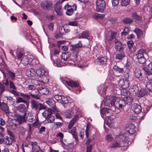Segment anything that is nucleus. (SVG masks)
Here are the masks:
<instances>
[{
    "label": "nucleus",
    "mask_w": 152,
    "mask_h": 152,
    "mask_svg": "<svg viewBox=\"0 0 152 152\" xmlns=\"http://www.w3.org/2000/svg\"><path fill=\"white\" fill-rule=\"evenodd\" d=\"M133 101V98L131 96H126L122 99H120L118 102L120 109H122L125 107L126 104L130 105Z\"/></svg>",
    "instance_id": "obj_2"
},
{
    "label": "nucleus",
    "mask_w": 152,
    "mask_h": 152,
    "mask_svg": "<svg viewBox=\"0 0 152 152\" xmlns=\"http://www.w3.org/2000/svg\"><path fill=\"white\" fill-rule=\"evenodd\" d=\"M78 24L77 22L75 20V21H70L68 22V25L69 26H77Z\"/></svg>",
    "instance_id": "obj_49"
},
{
    "label": "nucleus",
    "mask_w": 152,
    "mask_h": 152,
    "mask_svg": "<svg viewBox=\"0 0 152 152\" xmlns=\"http://www.w3.org/2000/svg\"><path fill=\"white\" fill-rule=\"evenodd\" d=\"M16 109L17 111L22 113L24 116H26L27 109L25 105L21 104L16 107Z\"/></svg>",
    "instance_id": "obj_10"
},
{
    "label": "nucleus",
    "mask_w": 152,
    "mask_h": 152,
    "mask_svg": "<svg viewBox=\"0 0 152 152\" xmlns=\"http://www.w3.org/2000/svg\"><path fill=\"white\" fill-rule=\"evenodd\" d=\"M119 100V99L116 96H112L110 98L105 99L104 101V104L105 106L110 107L115 106L117 107L118 105V104Z\"/></svg>",
    "instance_id": "obj_1"
},
{
    "label": "nucleus",
    "mask_w": 152,
    "mask_h": 152,
    "mask_svg": "<svg viewBox=\"0 0 152 152\" xmlns=\"http://www.w3.org/2000/svg\"><path fill=\"white\" fill-rule=\"evenodd\" d=\"M146 94V92L144 89L140 90L137 94L138 97H142Z\"/></svg>",
    "instance_id": "obj_46"
},
{
    "label": "nucleus",
    "mask_w": 152,
    "mask_h": 152,
    "mask_svg": "<svg viewBox=\"0 0 152 152\" xmlns=\"http://www.w3.org/2000/svg\"><path fill=\"white\" fill-rule=\"evenodd\" d=\"M116 33L113 31H109L107 34L106 39L108 41H111L115 38Z\"/></svg>",
    "instance_id": "obj_20"
},
{
    "label": "nucleus",
    "mask_w": 152,
    "mask_h": 152,
    "mask_svg": "<svg viewBox=\"0 0 152 152\" xmlns=\"http://www.w3.org/2000/svg\"><path fill=\"white\" fill-rule=\"evenodd\" d=\"M5 142V143L7 145H10L12 143V140L7 136L6 137Z\"/></svg>",
    "instance_id": "obj_48"
},
{
    "label": "nucleus",
    "mask_w": 152,
    "mask_h": 152,
    "mask_svg": "<svg viewBox=\"0 0 152 152\" xmlns=\"http://www.w3.org/2000/svg\"><path fill=\"white\" fill-rule=\"evenodd\" d=\"M8 73L12 80H13L15 79V73L11 72V71H9L8 72Z\"/></svg>",
    "instance_id": "obj_51"
},
{
    "label": "nucleus",
    "mask_w": 152,
    "mask_h": 152,
    "mask_svg": "<svg viewBox=\"0 0 152 152\" xmlns=\"http://www.w3.org/2000/svg\"><path fill=\"white\" fill-rule=\"evenodd\" d=\"M70 132L73 136L77 135V133L76 132V129L75 127L73 128L71 130Z\"/></svg>",
    "instance_id": "obj_52"
},
{
    "label": "nucleus",
    "mask_w": 152,
    "mask_h": 152,
    "mask_svg": "<svg viewBox=\"0 0 152 152\" xmlns=\"http://www.w3.org/2000/svg\"><path fill=\"white\" fill-rule=\"evenodd\" d=\"M83 47V45L82 42L79 41L75 45H70V49L73 50H74L77 52H78L79 51V49Z\"/></svg>",
    "instance_id": "obj_11"
},
{
    "label": "nucleus",
    "mask_w": 152,
    "mask_h": 152,
    "mask_svg": "<svg viewBox=\"0 0 152 152\" xmlns=\"http://www.w3.org/2000/svg\"><path fill=\"white\" fill-rule=\"evenodd\" d=\"M108 88V84H105V85L104 87V88L102 89V94L103 95L105 94H106V89Z\"/></svg>",
    "instance_id": "obj_59"
},
{
    "label": "nucleus",
    "mask_w": 152,
    "mask_h": 152,
    "mask_svg": "<svg viewBox=\"0 0 152 152\" xmlns=\"http://www.w3.org/2000/svg\"><path fill=\"white\" fill-rule=\"evenodd\" d=\"M39 103L34 99L31 100L30 102V105L31 109L35 110H37L39 108Z\"/></svg>",
    "instance_id": "obj_19"
},
{
    "label": "nucleus",
    "mask_w": 152,
    "mask_h": 152,
    "mask_svg": "<svg viewBox=\"0 0 152 152\" xmlns=\"http://www.w3.org/2000/svg\"><path fill=\"white\" fill-rule=\"evenodd\" d=\"M127 77L126 78L121 79L119 80L118 82L119 86L124 89L127 88L129 87L130 85V83L129 82L128 78L129 75L127 74Z\"/></svg>",
    "instance_id": "obj_7"
},
{
    "label": "nucleus",
    "mask_w": 152,
    "mask_h": 152,
    "mask_svg": "<svg viewBox=\"0 0 152 152\" xmlns=\"http://www.w3.org/2000/svg\"><path fill=\"white\" fill-rule=\"evenodd\" d=\"M54 10L58 15H61L62 14V10L61 6L59 5L56 6Z\"/></svg>",
    "instance_id": "obj_31"
},
{
    "label": "nucleus",
    "mask_w": 152,
    "mask_h": 152,
    "mask_svg": "<svg viewBox=\"0 0 152 152\" xmlns=\"http://www.w3.org/2000/svg\"><path fill=\"white\" fill-rule=\"evenodd\" d=\"M25 116L23 115L22 116L18 115L17 116L16 120L18 122L19 124H21L22 123L25 121Z\"/></svg>",
    "instance_id": "obj_33"
},
{
    "label": "nucleus",
    "mask_w": 152,
    "mask_h": 152,
    "mask_svg": "<svg viewBox=\"0 0 152 152\" xmlns=\"http://www.w3.org/2000/svg\"><path fill=\"white\" fill-rule=\"evenodd\" d=\"M26 75L29 77L34 76L35 74V70L33 69H28L26 71Z\"/></svg>",
    "instance_id": "obj_25"
},
{
    "label": "nucleus",
    "mask_w": 152,
    "mask_h": 152,
    "mask_svg": "<svg viewBox=\"0 0 152 152\" xmlns=\"http://www.w3.org/2000/svg\"><path fill=\"white\" fill-rule=\"evenodd\" d=\"M5 91V86L0 83V94H1Z\"/></svg>",
    "instance_id": "obj_56"
},
{
    "label": "nucleus",
    "mask_w": 152,
    "mask_h": 152,
    "mask_svg": "<svg viewBox=\"0 0 152 152\" xmlns=\"http://www.w3.org/2000/svg\"><path fill=\"white\" fill-rule=\"evenodd\" d=\"M145 73L147 75V78L149 80V81H152V72L151 71H145Z\"/></svg>",
    "instance_id": "obj_39"
},
{
    "label": "nucleus",
    "mask_w": 152,
    "mask_h": 152,
    "mask_svg": "<svg viewBox=\"0 0 152 152\" xmlns=\"http://www.w3.org/2000/svg\"><path fill=\"white\" fill-rule=\"evenodd\" d=\"M40 93L42 94L47 95L49 93L48 89L46 88H43L40 90Z\"/></svg>",
    "instance_id": "obj_42"
},
{
    "label": "nucleus",
    "mask_w": 152,
    "mask_h": 152,
    "mask_svg": "<svg viewBox=\"0 0 152 152\" xmlns=\"http://www.w3.org/2000/svg\"><path fill=\"white\" fill-rule=\"evenodd\" d=\"M123 21L125 23H130L133 22V20L130 18H123Z\"/></svg>",
    "instance_id": "obj_45"
},
{
    "label": "nucleus",
    "mask_w": 152,
    "mask_h": 152,
    "mask_svg": "<svg viewBox=\"0 0 152 152\" xmlns=\"http://www.w3.org/2000/svg\"><path fill=\"white\" fill-rule=\"evenodd\" d=\"M134 31L137 34L138 38H140L145 36V32L140 28H136L134 30Z\"/></svg>",
    "instance_id": "obj_16"
},
{
    "label": "nucleus",
    "mask_w": 152,
    "mask_h": 152,
    "mask_svg": "<svg viewBox=\"0 0 152 152\" xmlns=\"http://www.w3.org/2000/svg\"><path fill=\"white\" fill-rule=\"evenodd\" d=\"M30 144L32 146V152H43L36 142H30Z\"/></svg>",
    "instance_id": "obj_12"
},
{
    "label": "nucleus",
    "mask_w": 152,
    "mask_h": 152,
    "mask_svg": "<svg viewBox=\"0 0 152 152\" xmlns=\"http://www.w3.org/2000/svg\"><path fill=\"white\" fill-rule=\"evenodd\" d=\"M57 136H58L60 138V140L62 141L64 137L63 134L59 132L57 134Z\"/></svg>",
    "instance_id": "obj_61"
},
{
    "label": "nucleus",
    "mask_w": 152,
    "mask_h": 152,
    "mask_svg": "<svg viewBox=\"0 0 152 152\" xmlns=\"http://www.w3.org/2000/svg\"><path fill=\"white\" fill-rule=\"evenodd\" d=\"M125 66L127 69H129L132 68V65L131 62L127 60Z\"/></svg>",
    "instance_id": "obj_54"
},
{
    "label": "nucleus",
    "mask_w": 152,
    "mask_h": 152,
    "mask_svg": "<svg viewBox=\"0 0 152 152\" xmlns=\"http://www.w3.org/2000/svg\"><path fill=\"white\" fill-rule=\"evenodd\" d=\"M125 56V54L123 52L118 53L116 55V59L119 60H121Z\"/></svg>",
    "instance_id": "obj_35"
},
{
    "label": "nucleus",
    "mask_w": 152,
    "mask_h": 152,
    "mask_svg": "<svg viewBox=\"0 0 152 152\" xmlns=\"http://www.w3.org/2000/svg\"><path fill=\"white\" fill-rule=\"evenodd\" d=\"M128 91L126 89H124L121 91V94L122 95L124 96H126L128 95Z\"/></svg>",
    "instance_id": "obj_64"
},
{
    "label": "nucleus",
    "mask_w": 152,
    "mask_h": 152,
    "mask_svg": "<svg viewBox=\"0 0 152 152\" xmlns=\"http://www.w3.org/2000/svg\"><path fill=\"white\" fill-rule=\"evenodd\" d=\"M132 18L137 20H141V18L139 15H138L136 13H133L132 15Z\"/></svg>",
    "instance_id": "obj_38"
},
{
    "label": "nucleus",
    "mask_w": 152,
    "mask_h": 152,
    "mask_svg": "<svg viewBox=\"0 0 152 152\" xmlns=\"http://www.w3.org/2000/svg\"><path fill=\"white\" fill-rule=\"evenodd\" d=\"M71 55V53L69 52H66L63 53L61 55V57L64 61L67 60Z\"/></svg>",
    "instance_id": "obj_24"
},
{
    "label": "nucleus",
    "mask_w": 152,
    "mask_h": 152,
    "mask_svg": "<svg viewBox=\"0 0 152 152\" xmlns=\"http://www.w3.org/2000/svg\"><path fill=\"white\" fill-rule=\"evenodd\" d=\"M137 87L136 86L129 88V92L131 95L134 96L136 94L137 91Z\"/></svg>",
    "instance_id": "obj_28"
},
{
    "label": "nucleus",
    "mask_w": 152,
    "mask_h": 152,
    "mask_svg": "<svg viewBox=\"0 0 152 152\" xmlns=\"http://www.w3.org/2000/svg\"><path fill=\"white\" fill-rule=\"evenodd\" d=\"M26 131V129L23 126H20L19 130V134L22 135H24Z\"/></svg>",
    "instance_id": "obj_43"
},
{
    "label": "nucleus",
    "mask_w": 152,
    "mask_h": 152,
    "mask_svg": "<svg viewBox=\"0 0 152 152\" xmlns=\"http://www.w3.org/2000/svg\"><path fill=\"white\" fill-rule=\"evenodd\" d=\"M143 69L144 71H150V70L152 71V63H150L148 65V68H144Z\"/></svg>",
    "instance_id": "obj_50"
},
{
    "label": "nucleus",
    "mask_w": 152,
    "mask_h": 152,
    "mask_svg": "<svg viewBox=\"0 0 152 152\" xmlns=\"http://www.w3.org/2000/svg\"><path fill=\"white\" fill-rule=\"evenodd\" d=\"M146 87L149 91L152 92V82H147L146 84Z\"/></svg>",
    "instance_id": "obj_40"
},
{
    "label": "nucleus",
    "mask_w": 152,
    "mask_h": 152,
    "mask_svg": "<svg viewBox=\"0 0 152 152\" xmlns=\"http://www.w3.org/2000/svg\"><path fill=\"white\" fill-rule=\"evenodd\" d=\"M64 9L66 10V15L70 16L73 14L74 11L76 10L77 5L75 4L72 6L66 4L64 7Z\"/></svg>",
    "instance_id": "obj_6"
},
{
    "label": "nucleus",
    "mask_w": 152,
    "mask_h": 152,
    "mask_svg": "<svg viewBox=\"0 0 152 152\" xmlns=\"http://www.w3.org/2000/svg\"><path fill=\"white\" fill-rule=\"evenodd\" d=\"M130 0H122L121 1V5L122 6H126L129 4Z\"/></svg>",
    "instance_id": "obj_47"
},
{
    "label": "nucleus",
    "mask_w": 152,
    "mask_h": 152,
    "mask_svg": "<svg viewBox=\"0 0 152 152\" xmlns=\"http://www.w3.org/2000/svg\"><path fill=\"white\" fill-rule=\"evenodd\" d=\"M36 73L38 75L41 76L47 75L48 72L46 69L43 68L37 69Z\"/></svg>",
    "instance_id": "obj_14"
},
{
    "label": "nucleus",
    "mask_w": 152,
    "mask_h": 152,
    "mask_svg": "<svg viewBox=\"0 0 152 152\" xmlns=\"http://www.w3.org/2000/svg\"><path fill=\"white\" fill-rule=\"evenodd\" d=\"M16 102L17 103H23L26 104L28 103L27 101L21 97H19L17 99Z\"/></svg>",
    "instance_id": "obj_44"
},
{
    "label": "nucleus",
    "mask_w": 152,
    "mask_h": 152,
    "mask_svg": "<svg viewBox=\"0 0 152 152\" xmlns=\"http://www.w3.org/2000/svg\"><path fill=\"white\" fill-rule=\"evenodd\" d=\"M66 83L67 85L71 87H76L78 86H79L78 83L74 82L72 80H70L69 81H66Z\"/></svg>",
    "instance_id": "obj_32"
},
{
    "label": "nucleus",
    "mask_w": 152,
    "mask_h": 152,
    "mask_svg": "<svg viewBox=\"0 0 152 152\" xmlns=\"http://www.w3.org/2000/svg\"><path fill=\"white\" fill-rule=\"evenodd\" d=\"M145 53V50L143 49L139 50L136 52L135 56L139 63L143 64L145 62L146 60L144 55Z\"/></svg>",
    "instance_id": "obj_3"
},
{
    "label": "nucleus",
    "mask_w": 152,
    "mask_h": 152,
    "mask_svg": "<svg viewBox=\"0 0 152 152\" xmlns=\"http://www.w3.org/2000/svg\"><path fill=\"white\" fill-rule=\"evenodd\" d=\"M124 145L123 143H122L119 141L117 140L116 141L113 142L110 146L111 148H115L117 147H120L123 146Z\"/></svg>",
    "instance_id": "obj_22"
},
{
    "label": "nucleus",
    "mask_w": 152,
    "mask_h": 152,
    "mask_svg": "<svg viewBox=\"0 0 152 152\" xmlns=\"http://www.w3.org/2000/svg\"><path fill=\"white\" fill-rule=\"evenodd\" d=\"M21 96H22L24 99H30V95H28L27 94H26L24 93L21 94Z\"/></svg>",
    "instance_id": "obj_60"
},
{
    "label": "nucleus",
    "mask_w": 152,
    "mask_h": 152,
    "mask_svg": "<svg viewBox=\"0 0 152 152\" xmlns=\"http://www.w3.org/2000/svg\"><path fill=\"white\" fill-rule=\"evenodd\" d=\"M46 103L52 108L53 109H56V106L55 102L49 99L46 101Z\"/></svg>",
    "instance_id": "obj_27"
},
{
    "label": "nucleus",
    "mask_w": 152,
    "mask_h": 152,
    "mask_svg": "<svg viewBox=\"0 0 152 152\" xmlns=\"http://www.w3.org/2000/svg\"><path fill=\"white\" fill-rule=\"evenodd\" d=\"M131 109L132 111L137 114L140 113L142 110L141 106L136 103L133 104L131 105Z\"/></svg>",
    "instance_id": "obj_13"
},
{
    "label": "nucleus",
    "mask_w": 152,
    "mask_h": 152,
    "mask_svg": "<svg viewBox=\"0 0 152 152\" xmlns=\"http://www.w3.org/2000/svg\"><path fill=\"white\" fill-rule=\"evenodd\" d=\"M79 116L78 115H75L73 119L71 121L70 123L69 124L68 128L69 129H70L73 126L75 123L76 122V121L78 118Z\"/></svg>",
    "instance_id": "obj_23"
},
{
    "label": "nucleus",
    "mask_w": 152,
    "mask_h": 152,
    "mask_svg": "<svg viewBox=\"0 0 152 152\" xmlns=\"http://www.w3.org/2000/svg\"><path fill=\"white\" fill-rule=\"evenodd\" d=\"M119 0H112V5L113 7L117 6L119 3Z\"/></svg>",
    "instance_id": "obj_55"
},
{
    "label": "nucleus",
    "mask_w": 152,
    "mask_h": 152,
    "mask_svg": "<svg viewBox=\"0 0 152 152\" xmlns=\"http://www.w3.org/2000/svg\"><path fill=\"white\" fill-rule=\"evenodd\" d=\"M113 137L110 134L107 135L106 137V140L109 141H112L113 140Z\"/></svg>",
    "instance_id": "obj_57"
},
{
    "label": "nucleus",
    "mask_w": 152,
    "mask_h": 152,
    "mask_svg": "<svg viewBox=\"0 0 152 152\" xmlns=\"http://www.w3.org/2000/svg\"><path fill=\"white\" fill-rule=\"evenodd\" d=\"M107 57L105 56L99 58L97 59V61L99 63V64H105L107 62Z\"/></svg>",
    "instance_id": "obj_29"
},
{
    "label": "nucleus",
    "mask_w": 152,
    "mask_h": 152,
    "mask_svg": "<svg viewBox=\"0 0 152 152\" xmlns=\"http://www.w3.org/2000/svg\"><path fill=\"white\" fill-rule=\"evenodd\" d=\"M9 85L10 88H12L14 89H15L16 88L14 84V83L11 81H9Z\"/></svg>",
    "instance_id": "obj_62"
},
{
    "label": "nucleus",
    "mask_w": 152,
    "mask_h": 152,
    "mask_svg": "<svg viewBox=\"0 0 152 152\" xmlns=\"http://www.w3.org/2000/svg\"><path fill=\"white\" fill-rule=\"evenodd\" d=\"M115 46L116 47H119L121 46L122 45V44L121 42L119 41H118L117 40L115 39Z\"/></svg>",
    "instance_id": "obj_58"
},
{
    "label": "nucleus",
    "mask_w": 152,
    "mask_h": 152,
    "mask_svg": "<svg viewBox=\"0 0 152 152\" xmlns=\"http://www.w3.org/2000/svg\"><path fill=\"white\" fill-rule=\"evenodd\" d=\"M73 113L71 110H68L65 113L64 115L66 118H70L73 115Z\"/></svg>",
    "instance_id": "obj_37"
},
{
    "label": "nucleus",
    "mask_w": 152,
    "mask_h": 152,
    "mask_svg": "<svg viewBox=\"0 0 152 152\" xmlns=\"http://www.w3.org/2000/svg\"><path fill=\"white\" fill-rule=\"evenodd\" d=\"M41 8L44 10H50L52 6V2L49 1H42L40 4Z\"/></svg>",
    "instance_id": "obj_8"
},
{
    "label": "nucleus",
    "mask_w": 152,
    "mask_h": 152,
    "mask_svg": "<svg viewBox=\"0 0 152 152\" xmlns=\"http://www.w3.org/2000/svg\"><path fill=\"white\" fill-rule=\"evenodd\" d=\"M54 97L58 102L62 104H64L68 103V101L67 98L64 96L56 94L54 96Z\"/></svg>",
    "instance_id": "obj_9"
},
{
    "label": "nucleus",
    "mask_w": 152,
    "mask_h": 152,
    "mask_svg": "<svg viewBox=\"0 0 152 152\" xmlns=\"http://www.w3.org/2000/svg\"><path fill=\"white\" fill-rule=\"evenodd\" d=\"M90 34L88 32L83 31L82 33V34L79 37L80 39L86 38L87 39L88 37H89Z\"/></svg>",
    "instance_id": "obj_36"
},
{
    "label": "nucleus",
    "mask_w": 152,
    "mask_h": 152,
    "mask_svg": "<svg viewBox=\"0 0 152 152\" xmlns=\"http://www.w3.org/2000/svg\"><path fill=\"white\" fill-rule=\"evenodd\" d=\"M102 15L97 13L94 14L93 15V17L94 18L98 19L102 17Z\"/></svg>",
    "instance_id": "obj_63"
},
{
    "label": "nucleus",
    "mask_w": 152,
    "mask_h": 152,
    "mask_svg": "<svg viewBox=\"0 0 152 152\" xmlns=\"http://www.w3.org/2000/svg\"><path fill=\"white\" fill-rule=\"evenodd\" d=\"M114 70L119 72L120 73H123L124 70L122 68H120L117 65H115L113 67Z\"/></svg>",
    "instance_id": "obj_41"
},
{
    "label": "nucleus",
    "mask_w": 152,
    "mask_h": 152,
    "mask_svg": "<svg viewBox=\"0 0 152 152\" xmlns=\"http://www.w3.org/2000/svg\"><path fill=\"white\" fill-rule=\"evenodd\" d=\"M134 75L135 77L138 78L140 81L143 80L144 78L142 76V74L141 71L139 69H136L135 71Z\"/></svg>",
    "instance_id": "obj_21"
},
{
    "label": "nucleus",
    "mask_w": 152,
    "mask_h": 152,
    "mask_svg": "<svg viewBox=\"0 0 152 152\" xmlns=\"http://www.w3.org/2000/svg\"><path fill=\"white\" fill-rule=\"evenodd\" d=\"M1 107V110L4 112L7 113H9L8 107L7 104L3 103Z\"/></svg>",
    "instance_id": "obj_34"
},
{
    "label": "nucleus",
    "mask_w": 152,
    "mask_h": 152,
    "mask_svg": "<svg viewBox=\"0 0 152 152\" xmlns=\"http://www.w3.org/2000/svg\"><path fill=\"white\" fill-rule=\"evenodd\" d=\"M59 31L60 34L61 35H63L64 34V27H61L59 29Z\"/></svg>",
    "instance_id": "obj_53"
},
{
    "label": "nucleus",
    "mask_w": 152,
    "mask_h": 152,
    "mask_svg": "<svg viewBox=\"0 0 152 152\" xmlns=\"http://www.w3.org/2000/svg\"><path fill=\"white\" fill-rule=\"evenodd\" d=\"M20 61L21 63L23 64L25 66L28 64L29 62V60L28 57L27 56H23Z\"/></svg>",
    "instance_id": "obj_26"
},
{
    "label": "nucleus",
    "mask_w": 152,
    "mask_h": 152,
    "mask_svg": "<svg viewBox=\"0 0 152 152\" xmlns=\"http://www.w3.org/2000/svg\"><path fill=\"white\" fill-rule=\"evenodd\" d=\"M96 4V10L97 12H104L106 4L104 0H97Z\"/></svg>",
    "instance_id": "obj_4"
},
{
    "label": "nucleus",
    "mask_w": 152,
    "mask_h": 152,
    "mask_svg": "<svg viewBox=\"0 0 152 152\" xmlns=\"http://www.w3.org/2000/svg\"><path fill=\"white\" fill-rule=\"evenodd\" d=\"M110 110L109 109L104 108L102 109L100 113L101 115H104L106 116H109V113H110Z\"/></svg>",
    "instance_id": "obj_30"
},
{
    "label": "nucleus",
    "mask_w": 152,
    "mask_h": 152,
    "mask_svg": "<svg viewBox=\"0 0 152 152\" xmlns=\"http://www.w3.org/2000/svg\"><path fill=\"white\" fill-rule=\"evenodd\" d=\"M52 112L51 110L48 109L45 110L42 113L43 116L45 118H48L47 121L48 123H53L55 120L54 116L51 115Z\"/></svg>",
    "instance_id": "obj_5"
},
{
    "label": "nucleus",
    "mask_w": 152,
    "mask_h": 152,
    "mask_svg": "<svg viewBox=\"0 0 152 152\" xmlns=\"http://www.w3.org/2000/svg\"><path fill=\"white\" fill-rule=\"evenodd\" d=\"M117 138V140L119 141L122 143H123L124 141L127 142V143L128 141V142L129 141V140H128L129 138L126 136L125 134H121L119 135Z\"/></svg>",
    "instance_id": "obj_17"
},
{
    "label": "nucleus",
    "mask_w": 152,
    "mask_h": 152,
    "mask_svg": "<svg viewBox=\"0 0 152 152\" xmlns=\"http://www.w3.org/2000/svg\"><path fill=\"white\" fill-rule=\"evenodd\" d=\"M135 126L132 124H130L126 127V129L128 133L133 134L135 132Z\"/></svg>",
    "instance_id": "obj_18"
},
{
    "label": "nucleus",
    "mask_w": 152,
    "mask_h": 152,
    "mask_svg": "<svg viewBox=\"0 0 152 152\" xmlns=\"http://www.w3.org/2000/svg\"><path fill=\"white\" fill-rule=\"evenodd\" d=\"M17 122L16 119L12 120L9 121L7 126L12 129L15 130L17 126Z\"/></svg>",
    "instance_id": "obj_15"
}]
</instances>
